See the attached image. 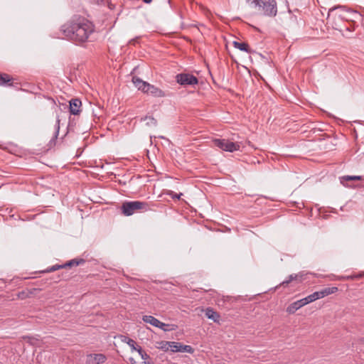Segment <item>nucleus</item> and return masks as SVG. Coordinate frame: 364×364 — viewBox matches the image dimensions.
Listing matches in <instances>:
<instances>
[{"label":"nucleus","instance_id":"obj_1","mask_svg":"<svg viewBox=\"0 0 364 364\" xmlns=\"http://www.w3.org/2000/svg\"><path fill=\"white\" fill-rule=\"evenodd\" d=\"M94 31V25L78 15L73 16L60 27V32L64 38L77 45L88 41Z\"/></svg>","mask_w":364,"mask_h":364},{"label":"nucleus","instance_id":"obj_2","mask_svg":"<svg viewBox=\"0 0 364 364\" xmlns=\"http://www.w3.org/2000/svg\"><path fill=\"white\" fill-rule=\"evenodd\" d=\"M253 3L254 8L257 9L265 16L274 17L277 14L275 0H257Z\"/></svg>","mask_w":364,"mask_h":364},{"label":"nucleus","instance_id":"obj_3","mask_svg":"<svg viewBox=\"0 0 364 364\" xmlns=\"http://www.w3.org/2000/svg\"><path fill=\"white\" fill-rule=\"evenodd\" d=\"M149 209L147 203L139 200L126 201L121 206L122 212L126 216L132 215L137 212H145Z\"/></svg>","mask_w":364,"mask_h":364},{"label":"nucleus","instance_id":"obj_4","mask_svg":"<svg viewBox=\"0 0 364 364\" xmlns=\"http://www.w3.org/2000/svg\"><path fill=\"white\" fill-rule=\"evenodd\" d=\"M213 142L215 146L225 151L233 152L239 150L240 148L239 143L232 142L225 139H215Z\"/></svg>","mask_w":364,"mask_h":364},{"label":"nucleus","instance_id":"obj_5","mask_svg":"<svg viewBox=\"0 0 364 364\" xmlns=\"http://www.w3.org/2000/svg\"><path fill=\"white\" fill-rule=\"evenodd\" d=\"M176 82L183 86L194 85L198 83V78L192 74L180 73L176 76Z\"/></svg>","mask_w":364,"mask_h":364},{"label":"nucleus","instance_id":"obj_6","mask_svg":"<svg viewBox=\"0 0 364 364\" xmlns=\"http://www.w3.org/2000/svg\"><path fill=\"white\" fill-rule=\"evenodd\" d=\"M144 93L155 97H164L166 96L165 92L163 90L151 84H149Z\"/></svg>","mask_w":364,"mask_h":364},{"label":"nucleus","instance_id":"obj_7","mask_svg":"<svg viewBox=\"0 0 364 364\" xmlns=\"http://www.w3.org/2000/svg\"><path fill=\"white\" fill-rule=\"evenodd\" d=\"M171 352H186L192 353L193 352V349L191 346L183 345L178 342H174L172 343Z\"/></svg>","mask_w":364,"mask_h":364},{"label":"nucleus","instance_id":"obj_8","mask_svg":"<svg viewBox=\"0 0 364 364\" xmlns=\"http://www.w3.org/2000/svg\"><path fill=\"white\" fill-rule=\"evenodd\" d=\"M106 360V357L103 354L89 355L87 363V364H102Z\"/></svg>","mask_w":364,"mask_h":364},{"label":"nucleus","instance_id":"obj_9","mask_svg":"<svg viewBox=\"0 0 364 364\" xmlns=\"http://www.w3.org/2000/svg\"><path fill=\"white\" fill-rule=\"evenodd\" d=\"M82 105L81 101L77 99H72L70 101V112L71 114L76 115L80 112V107Z\"/></svg>","mask_w":364,"mask_h":364},{"label":"nucleus","instance_id":"obj_10","mask_svg":"<svg viewBox=\"0 0 364 364\" xmlns=\"http://www.w3.org/2000/svg\"><path fill=\"white\" fill-rule=\"evenodd\" d=\"M132 82H133L134 85H135V87L139 90H141V92H143L144 93L145 92V90H146L147 87L149 84V82L142 80L141 79H140L139 77H138L136 76H134L132 77Z\"/></svg>","mask_w":364,"mask_h":364},{"label":"nucleus","instance_id":"obj_11","mask_svg":"<svg viewBox=\"0 0 364 364\" xmlns=\"http://www.w3.org/2000/svg\"><path fill=\"white\" fill-rule=\"evenodd\" d=\"M362 179H363V177L361 176H343L339 177L341 183L347 187L350 186L348 185L349 181H360Z\"/></svg>","mask_w":364,"mask_h":364},{"label":"nucleus","instance_id":"obj_12","mask_svg":"<svg viewBox=\"0 0 364 364\" xmlns=\"http://www.w3.org/2000/svg\"><path fill=\"white\" fill-rule=\"evenodd\" d=\"M205 314L208 318L213 320L214 322H219L220 316L219 314L215 311L213 309L207 308L205 309Z\"/></svg>","mask_w":364,"mask_h":364},{"label":"nucleus","instance_id":"obj_13","mask_svg":"<svg viewBox=\"0 0 364 364\" xmlns=\"http://www.w3.org/2000/svg\"><path fill=\"white\" fill-rule=\"evenodd\" d=\"M232 44L235 48H237L240 50L245 51L248 53H251V49L250 48L249 45L247 43H244V42L240 43V42L235 41H233Z\"/></svg>","mask_w":364,"mask_h":364},{"label":"nucleus","instance_id":"obj_14","mask_svg":"<svg viewBox=\"0 0 364 364\" xmlns=\"http://www.w3.org/2000/svg\"><path fill=\"white\" fill-rule=\"evenodd\" d=\"M302 306L299 301V300L296 301L293 303H291L287 308V312L289 314H294L298 309L301 308Z\"/></svg>","mask_w":364,"mask_h":364},{"label":"nucleus","instance_id":"obj_15","mask_svg":"<svg viewBox=\"0 0 364 364\" xmlns=\"http://www.w3.org/2000/svg\"><path fill=\"white\" fill-rule=\"evenodd\" d=\"M143 321L149 323L155 327L159 324V320L152 316H144L142 318Z\"/></svg>","mask_w":364,"mask_h":364},{"label":"nucleus","instance_id":"obj_16","mask_svg":"<svg viewBox=\"0 0 364 364\" xmlns=\"http://www.w3.org/2000/svg\"><path fill=\"white\" fill-rule=\"evenodd\" d=\"M120 338L122 342L128 344L132 350H135L136 349L138 346L136 345V342L133 339L125 336H121Z\"/></svg>","mask_w":364,"mask_h":364},{"label":"nucleus","instance_id":"obj_17","mask_svg":"<svg viewBox=\"0 0 364 364\" xmlns=\"http://www.w3.org/2000/svg\"><path fill=\"white\" fill-rule=\"evenodd\" d=\"M83 263H85V259H71V260L68 261V262H66L65 264H64L63 267L65 268V267H71L73 266H78Z\"/></svg>","mask_w":364,"mask_h":364},{"label":"nucleus","instance_id":"obj_18","mask_svg":"<svg viewBox=\"0 0 364 364\" xmlns=\"http://www.w3.org/2000/svg\"><path fill=\"white\" fill-rule=\"evenodd\" d=\"M12 80V78L8 74L0 75V85H6L9 82Z\"/></svg>","mask_w":364,"mask_h":364},{"label":"nucleus","instance_id":"obj_19","mask_svg":"<svg viewBox=\"0 0 364 364\" xmlns=\"http://www.w3.org/2000/svg\"><path fill=\"white\" fill-rule=\"evenodd\" d=\"M172 343H173V341H162L160 343L159 348L165 351H167V350L171 351Z\"/></svg>","mask_w":364,"mask_h":364},{"label":"nucleus","instance_id":"obj_20","mask_svg":"<svg viewBox=\"0 0 364 364\" xmlns=\"http://www.w3.org/2000/svg\"><path fill=\"white\" fill-rule=\"evenodd\" d=\"M338 291V288L336 287H327L321 290L322 294H323V297L330 295L331 294H333Z\"/></svg>","mask_w":364,"mask_h":364},{"label":"nucleus","instance_id":"obj_21","mask_svg":"<svg viewBox=\"0 0 364 364\" xmlns=\"http://www.w3.org/2000/svg\"><path fill=\"white\" fill-rule=\"evenodd\" d=\"M141 120H144V121H146V124L147 126H149V127H151V126H154L155 127L156 125V120L152 117H150V116H146L144 118H142Z\"/></svg>","mask_w":364,"mask_h":364},{"label":"nucleus","instance_id":"obj_22","mask_svg":"<svg viewBox=\"0 0 364 364\" xmlns=\"http://www.w3.org/2000/svg\"><path fill=\"white\" fill-rule=\"evenodd\" d=\"M287 14L289 16V20H290V23L287 24V26H290L291 25L296 24V23H297V18H296V16L295 15H294L291 13V11L290 9L288 10Z\"/></svg>","mask_w":364,"mask_h":364},{"label":"nucleus","instance_id":"obj_23","mask_svg":"<svg viewBox=\"0 0 364 364\" xmlns=\"http://www.w3.org/2000/svg\"><path fill=\"white\" fill-rule=\"evenodd\" d=\"M135 350L138 352L142 360H146L149 358V355L144 350H143L141 346H137Z\"/></svg>","mask_w":364,"mask_h":364},{"label":"nucleus","instance_id":"obj_24","mask_svg":"<svg viewBox=\"0 0 364 364\" xmlns=\"http://www.w3.org/2000/svg\"><path fill=\"white\" fill-rule=\"evenodd\" d=\"M55 133H54V136L52 139L53 140H55V139L58 138V134H59V130H60V119L58 117L57 118V120H56V124L55 125Z\"/></svg>","mask_w":364,"mask_h":364},{"label":"nucleus","instance_id":"obj_25","mask_svg":"<svg viewBox=\"0 0 364 364\" xmlns=\"http://www.w3.org/2000/svg\"><path fill=\"white\" fill-rule=\"evenodd\" d=\"M297 277V275L296 274H291L289 275V279L284 281L281 284L282 285H287L288 284H289L291 281L296 279Z\"/></svg>","mask_w":364,"mask_h":364},{"label":"nucleus","instance_id":"obj_26","mask_svg":"<svg viewBox=\"0 0 364 364\" xmlns=\"http://www.w3.org/2000/svg\"><path fill=\"white\" fill-rule=\"evenodd\" d=\"M169 326H170L169 324L164 323H163V322L159 321V324L157 326V328H159L160 329H162L164 331H167L170 330V328H167Z\"/></svg>","mask_w":364,"mask_h":364},{"label":"nucleus","instance_id":"obj_27","mask_svg":"<svg viewBox=\"0 0 364 364\" xmlns=\"http://www.w3.org/2000/svg\"><path fill=\"white\" fill-rule=\"evenodd\" d=\"M61 268H64V267H63V265L55 264V265H53V266H52V267H49V268L46 270V272H52L56 271V270H58V269H61Z\"/></svg>","mask_w":364,"mask_h":364},{"label":"nucleus","instance_id":"obj_28","mask_svg":"<svg viewBox=\"0 0 364 364\" xmlns=\"http://www.w3.org/2000/svg\"><path fill=\"white\" fill-rule=\"evenodd\" d=\"M345 9V6H333L331 9H329L328 13V16H330V14L331 12H333V11H335L336 9Z\"/></svg>","mask_w":364,"mask_h":364},{"label":"nucleus","instance_id":"obj_29","mask_svg":"<svg viewBox=\"0 0 364 364\" xmlns=\"http://www.w3.org/2000/svg\"><path fill=\"white\" fill-rule=\"evenodd\" d=\"M316 300L323 298V294L321 291L314 292Z\"/></svg>","mask_w":364,"mask_h":364},{"label":"nucleus","instance_id":"obj_30","mask_svg":"<svg viewBox=\"0 0 364 364\" xmlns=\"http://www.w3.org/2000/svg\"><path fill=\"white\" fill-rule=\"evenodd\" d=\"M299 301L302 306V307L310 303V301H309V299H308V296L305 297V298H303L301 299H299Z\"/></svg>","mask_w":364,"mask_h":364},{"label":"nucleus","instance_id":"obj_31","mask_svg":"<svg viewBox=\"0 0 364 364\" xmlns=\"http://www.w3.org/2000/svg\"><path fill=\"white\" fill-rule=\"evenodd\" d=\"M299 301L302 306V307L310 303V301H309V299H308V296L305 297V298H303L301 299H299Z\"/></svg>","mask_w":364,"mask_h":364},{"label":"nucleus","instance_id":"obj_32","mask_svg":"<svg viewBox=\"0 0 364 364\" xmlns=\"http://www.w3.org/2000/svg\"><path fill=\"white\" fill-rule=\"evenodd\" d=\"M308 296V299H309V301H310V303L316 301V299H315V296H314V293L307 296Z\"/></svg>","mask_w":364,"mask_h":364},{"label":"nucleus","instance_id":"obj_33","mask_svg":"<svg viewBox=\"0 0 364 364\" xmlns=\"http://www.w3.org/2000/svg\"><path fill=\"white\" fill-rule=\"evenodd\" d=\"M136 42V39H132L129 41V43L130 44H134Z\"/></svg>","mask_w":364,"mask_h":364},{"label":"nucleus","instance_id":"obj_34","mask_svg":"<svg viewBox=\"0 0 364 364\" xmlns=\"http://www.w3.org/2000/svg\"><path fill=\"white\" fill-rule=\"evenodd\" d=\"M182 195L181 193L180 195H175L174 196H172L173 198H177V199H179L180 198V196Z\"/></svg>","mask_w":364,"mask_h":364},{"label":"nucleus","instance_id":"obj_35","mask_svg":"<svg viewBox=\"0 0 364 364\" xmlns=\"http://www.w3.org/2000/svg\"><path fill=\"white\" fill-rule=\"evenodd\" d=\"M146 4H149L151 2L152 0H142Z\"/></svg>","mask_w":364,"mask_h":364},{"label":"nucleus","instance_id":"obj_36","mask_svg":"<svg viewBox=\"0 0 364 364\" xmlns=\"http://www.w3.org/2000/svg\"><path fill=\"white\" fill-rule=\"evenodd\" d=\"M130 361H131L132 364H136L133 358H130Z\"/></svg>","mask_w":364,"mask_h":364},{"label":"nucleus","instance_id":"obj_37","mask_svg":"<svg viewBox=\"0 0 364 364\" xmlns=\"http://www.w3.org/2000/svg\"><path fill=\"white\" fill-rule=\"evenodd\" d=\"M104 0H97V4H102Z\"/></svg>","mask_w":364,"mask_h":364},{"label":"nucleus","instance_id":"obj_38","mask_svg":"<svg viewBox=\"0 0 364 364\" xmlns=\"http://www.w3.org/2000/svg\"><path fill=\"white\" fill-rule=\"evenodd\" d=\"M354 277H355L350 276V277H346V279H350H350H353V278H354Z\"/></svg>","mask_w":364,"mask_h":364},{"label":"nucleus","instance_id":"obj_39","mask_svg":"<svg viewBox=\"0 0 364 364\" xmlns=\"http://www.w3.org/2000/svg\"><path fill=\"white\" fill-rule=\"evenodd\" d=\"M168 4H171V0H168Z\"/></svg>","mask_w":364,"mask_h":364}]
</instances>
